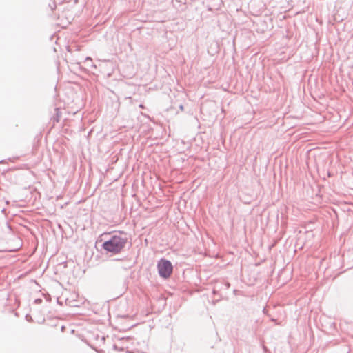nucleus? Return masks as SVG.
Returning a JSON list of instances; mask_svg holds the SVG:
<instances>
[{
  "label": "nucleus",
  "instance_id": "obj_3",
  "mask_svg": "<svg viewBox=\"0 0 353 353\" xmlns=\"http://www.w3.org/2000/svg\"><path fill=\"white\" fill-rule=\"evenodd\" d=\"M230 286L229 282L224 279H220L214 282L212 293L214 295L222 296V292L225 290H228Z\"/></svg>",
  "mask_w": 353,
  "mask_h": 353
},
{
  "label": "nucleus",
  "instance_id": "obj_2",
  "mask_svg": "<svg viewBox=\"0 0 353 353\" xmlns=\"http://www.w3.org/2000/svg\"><path fill=\"white\" fill-rule=\"evenodd\" d=\"M159 274L163 279H168L172 273L173 266L172 263L166 259H161L157 264Z\"/></svg>",
  "mask_w": 353,
  "mask_h": 353
},
{
  "label": "nucleus",
  "instance_id": "obj_8",
  "mask_svg": "<svg viewBox=\"0 0 353 353\" xmlns=\"http://www.w3.org/2000/svg\"><path fill=\"white\" fill-rule=\"evenodd\" d=\"M270 320H271L272 321H273V322L276 321V319H274V318H272Z\"/></svg>",
  "mask_w": 353,
  "mask_h": 353
},
{
  "label": "nucleus",
  "instance_id": "obj_7",
  "mask_svg": "<svg viewBox=\"0 0 353 353\" xmlns=\"http://www.w3.org/2000/svg\"><path fill=\"white\" fill-rule=\"evenodd\" d=\"M179 108H180V109H181V110H183V105H181L179 106Z\"/></svg>",
  "mask_w": 353,
  "mask_h": 353
},
{
  "label": "nucleus",
  "instance_id": "obj_1",
  "mask_svg": "<svg viewBox=\"0 0 353 353\" xmlns=\"http://www.w3.org/2000/svg\"><path fill=\"white\" fill-rule=\"evenodd\" d=\"M128 243V238L126 234L123 232L113 234L110 238L104 241L102 244V248L107 252H110L114 254L120 253L125 248Z\"/></svg>",
  "mask_w": 353,
  "mask_h": 353
},
{
  "label": "nucleus",
  "instance_id": "obj_4",
  "mask_svg": "<svg viewBox=\"0 0 353 353\" xmlns=\"http://www.w3.org/2000/svg\"><path fill=\"white\" fill-rule=\"evenodd\" d=\"M77 294L76 293H72L70 295V299L68 298L66 299V303L71 307H78L77 301L74 299L75 297H77Z\"/></svg>",
  "mask_w": 353,
  "mask_h": 353
},
{
  "label": "nucleus",
  "instance_id": "obj_5",
  "mask_svg": "<svg viewBox=\"0 0 353 353\" xmlns=\"http://www.w3.org/2000/svg\"><path fill=\"white\" fill-rule=\"evenodd\" d=\"M54 115L52 116V120L53 121V123L54 124L55 123H59V121H60V118H61V112L60 110V109L59 108H56L54 109Z\"/></svg>",
  "mask_w": 353,
  "mask_h": 353
},
{
  "label": "nucleus",
  "instance_id": "obj_9",
  "mask_svg": "<svg viewBox=\"0 0 353 353\" xmlns=\"http://www.w3.org/2000/svg\"><path fill=\"white\" fill-rule=\"evenodd\" d=\"M101 340L104 341V340H105V338L103 336V337L101 338Z\"/></svg>",
  "mask_w": 353,
  "mask_h": 353
},
{
  "label": "nucleus",
  "instance_id": "obj_6",
  "mask_svg": "<svg viewBox=\"0 0 353 353\" xmlns=\"http://www.w3.org/2000/svg\"><path fill=\"white\" fill-rule=\"evenodd\" d=\"M41 301H42V300H41V299H36V300H35V302H36V303H41Z\"/></svg>",
  "mask_w": 353,
  "mask_h": 353
}]
</instances>
